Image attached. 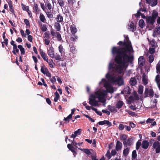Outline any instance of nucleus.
Returning a JSON list of instances; mask_svg holds the SVG:
<instances>
[{
	"instance_id": "79ce46f5",
	"label": "nucleus",
	"mask_w": 160,
	"mask_h": 160,
	"mask_svg": "<svg viewBox=\"0 0 160 160\" xmlns=\"http://www.w3.org/2000/svg\"><path fill=\"white\" fill-rule=\"evenodd\" d=\"M129 27L130 28L131 31H132V32H133L134 31H135L136 28H135L134 25V23L133 22H130V23L129 25Z\"/></svg>"
},
{
	"instance_id": "dca6fc26",
	"label": "nucleus",
	"mask_w": 160,
	"mask_h": 160,
	"mask_svg": "<svg viewBox=\"0 0 160 160\" xmlns=\"http://www.w3.org/2000/svg\"><path fill=\"white\" fill-rule=\"evenodd\" d=\"M89 103L91 106H97L98 105V101H96L95 99L93 100L90 99Z\"/></svg>"
},
{
	"instance_id": "2f4dec72",
	"label": "nucleus",
	"mask_w": 160,
	"mask_h": 160,
	"mask_svg": "<svg viewBox=\"0 0 160 160\" xmlns=\"http://www.w3.org/2000/svg\"><path fill=\"white\" fill-rule=\"evenodd\" d=\"M56 19L57 22H62L63 20V18L61 15L59 14L57 15Z\"/></svg>"
},
{
	"instance_id": "f3484780",
	"label": "nucleus",
	"mask_w": 160,
	"mask_h": 160,
	"mask_svg": "<svg viewBox=\"0 0 160 160\" xmlns=\"http://www.w3.org/2000/svg\"><path fill=\"white\" fill-rule=\"evenodd\" d=\"M70 30L72 34H75L77 32V29L74 24H72L70 26Z\"/></svg>"
},
{
	"instance_id": "13d9d810",
	"label": "nucleus",
	"mask_w": 160,
	"mask_h": 160,
	"mask_svg": "<svg viewBox=\"0 0 160 160\" xmlns=\"http://www.w3.org/2000/svg\"><path fill=\"white\" fill-rule=\"evenodd\" d=\"M83 151L86 154L89 155L91 154V152L89 149H83Z\"/></svg>"
},
{
	"instance_id": "5701e85b",
	"label": "nucleus",
	"mask_w": 160,
	"mask_h": 160,
	"mask_svg": "<svg viewBox=\"0 0 160 160\" xmlns=\"http://www.w3.org/2000/svg\"><path fill=\"white\" fill-rule=\"evenodd\" d=\"M116 66H114V64L113 63H110L108 66V69L110 71H112L113 72L114 71Z\"/></svg>"
},
{
	"instance_id": "473e14b6",
	"label": "nucleus",
	"mask_w": 160,
	"mask_h": 160,
	"mask_svg": "<svg viewBox=\"0 0 160 160\" xmlns=\"http://www.w3.org/2000/svg\"><path fill=\"white\" fill-rule=\"evenodd\" d=\"M141 140L140 139L138 140L136 142V149L137 150H138L140 146H142V144L141 142Z\"/></svg>"
},
{
	"instance_id": "2eb2a0df",
	"label": "nucleus",
	"mask_w": 160,
	"mask_h": 160,
	"mask_svg": "<svg viewBox=\"0 0 160 160\" xmlns=\"http://www.w3.org/2000/svg\"><path fill=\"white\" fill-rule=\"evenodd\" d=\"M63 8H64V13L66 15V16L70 17V16H71V14L68 7L65 6Z\"/></svg>"
},
{
	"instance_id": "a18cd8bd",
	"label": "nucleus",
	"mask_w": 160,
	"mask_h": 160,
	"mask_svg": "<svg viewBox=\"0 0 160 160\" xmlns=\"http://www.w3.org/2000/svg\"><path fill=\"white\" fill-rule=\"evenodd\" d=\"M45 5L47 7L48 9L50 10H51L52 8V6L51 3L49 1H47L45 3Z\"/></svg>"
},
{
	"instance_id": "864d4df0",
	"label": "nucleus",
	"mask_w": 160,
	"mask_h": 160,
	"mask_svg": "<svg viewBox=\"0 0 160 160\" xmlns=\"http://www.w3.org/2000/svg\"><path fill=\"white\" fill-rule=\"evenodd\" d=\"M149 92V90L148 88H146L144 94L145 95V98L147 97L148 96V95Z\"/></svg>"
},
{
	"instance_id": "f257e3e1",
	"label": "nucleus",
	"mask_w": 160,
	"mask_h": 160,
	"mask_svg": "<svg viewBox=\"0 0 160 160\" xmlns=\"http://www.w3.org/2000/svg\"><path fill=\"white\" fill-rule=\"evenodd\" d=\"M125 39L124 42L119 41L118 44L119 46H124V47H113L111 49V52L112 55L115 54H120L128 55L132 51H133L131 42L129 40L128 37L124 35Z\"/></svg>"
},
{
	"instance_id": "7c9ffc66",
	"label": "nucleus",
	"mask_w": 160,
	"mask_h": 160,
	"mask_svg": "<svg viewBox=\"0 0 160 160\" xmlns=\"http://www.w3.org/2000/svg\"><path fill=\"white\" fill-rule=\"evenodd\" d=\"M12 52L15 55H16V53H18L19 52V50L17 48V45H14L13 47V50Z\"/></svg>"
},
{
	"instance_id": "bb28decb",
	"label": "nucleus",
	"mask_w": 160,
	"mask_h": 160,
	"mask_svg": "<svg viewBox=\"0 0 160 160\" xmlns=\"http://www.w3.org/2000/svg\"><path fill=\"white\" fill-rule=\"evenodd\" d=\"M47 15V17L49 19L53 18V12L51 11L45 12Z\"/></svg>"
},
{
	"instance_id": "ea45409f",
	"label": "nucleus",
	"mask_w": 160,
	"mask_h": 160,
	"mask_svg": "<svg viewBox=\"0 0 160 160\" xmlns=\"http://www.w3.org/2000/svg\"><path fill=\"white\" fill-rule=\"evenodd\" d=\"M120 138L121 140L125 141L127 139V136L125 134H122L120 135Z\"/></svg>"
},
{
	"instance_id": "7ed1b4c3",
	"label": "nucleus",
	"mask_w": 160,
	"mask_h": 160,
	"mask_svg": "<svg viewBox=\"0 0 160 160\" xmlns=\"http://www.w3.org/2000/svg\"><path fill=\"white\" fill-rule=\"evenodd\" d=\"M158 12L154 10H153L151 16H147L146 23L147 26L151 29H153L155 27L154 24L156 22V19L158 17Z\"/></svg>"
},
{
	"instance_id": "1a4fd4ad",
	"label": "nucleus",
	"mask_w": 160,
	"mask_h": 160,
	"mask_svg": "<svg viewBox=\"0 0 160 160\" xmlns=\"http://www.w3.org/2000/svg\"><path fill=\"white\" fill-rule=\"evenodd\" d=\"M138 64L140 67L143 66L145 63V60L143 56H140L138 59Z\"/></svg>"
},
{
	"instance_id": "f8f14e48",
	"label": "nucleus",
	"mask_w": 160,
	"mask_h": 160,
	"mask_svg": "<svg viewBox=\"0 0 160 160\" xmlns=\"http://www.w3.org/2000/svg\"><path fill=\"white\" fill-rule=\"evenodd\" d=\"M39 51L40 55L43 59L45 61L47 60V59H48V57L46 53L41 49H40Z\"/></svg>"
},
{
	"instance_id": "39448f33",
	"label": "nucleus",
	"mask_w": 160,
	"mask_h": 160,
	"mask_svg": "<svg viewBox=\"0 0 160 160\" xmlns=\"http://www.w3.org/2000/svg\"><path fill=\"white\" fill-rule=\"evenodd\" d=\"M152 148L155 150L156 153L160 152V142L158 141H155L153 144Z\"/></svg>"
},
{
	"instance_id": "052dcab7",
	"label": "nucleus",
	"mask_w": 160,
	"mask_h": 160,
	"mask_svg": "<svg viewBox=\"0 0 160 160\" xmlns=\"http://www.w3.org/2000/svg\"><path fill=\"white\" fill-rule=\"evenodd\" d=\"M149 58V62L150 63H151L154 60V58L153 57V56L151 55H150L148 57Z\"/></svg>"
},
{
	"instance_id": "412c9836",
	"label": "nucleus",
	"mask_w": 160,
	"mask_h": 160,
	"mask_svg": "<svg viewBox=\"0 0 160 160\" xmlns=\"http://www.w3.org/2000/svg\"><path fill=\"white\" fill-rule=\"evenodd\" d=\"M9 7L10 8V11L12 13H14V10L13 9V6L12 5V2L11 1H9L8 2Z\"/></svg>"
},
{
	"instance_id": "37998d69",
	"label": "nucleus",
	"mask_w": 160,
	"mask_h": 160,
	"mask_svg": "<svg viewBox=\"0 0 160 160\" xmlns=\"http://www.w3.org/2000/svg\"><path fill=\"white\" fill-rule=\"evenodd\" d=\"M33 12L35 13H37L38 10V5L36 3H34L33 7Z\"/></svg>"
},
{
	"instance_id": "423d86ee",
	"label": "nucleus",
	"mask_w": 160,
	"mask_h": 160,
	"mask_svg": "<svg viewBox=\"0 0 160 160\" xmlns=\"http://www.w3.org/2000/svg\"><path fill=\"white\" fill-rule=\"evenodd\" d=\"M134 138L132 137L131 138H128L125 141H123V144L124 147H127L128 146H131L133 144V140Z\"/></svg>"
},
{
	"instance_id": "58836bf2",
	"label": "nucleus",
	"mask_w": 160,
	"mask_h": 160,
	"mask_svg": "<svg viewBox=\"0 0 160 160\" xmlns=\"http://www.w3.org/2000/svg\"><path fill=\"white\" fill-rule=\"evenodd\" d=\"M58 50L59 52L60 53L61 55L64 51V49L63 48V46L62 45H60L58 47Z\"/></svg>"
},
{
	"instance_id": "cd10ccee",
	"label": "nucleus",
	"mask_w": 160,
	"mask_h": 160,
	"mask_svg": "<svg viewBox=\"0 0 160 160\" xmlns=\"http://www.w3.org/2000/svg\"><path fill=\"white\" fill-rule=\"evenodd\" d=\"M138 24H139V27L141 28H142L144 27V26H145V23L144 22V21L142 19H141L139 20V22H138Z\"/></svg>"
},
{
	"instance_id": "ddd939ff",
	"label": "nucleus",
	"mask_w": 160,
	"mask_h": 160,
	"mask_svg": "<svg viewBox=\"0 0 160 160\" xmlns=\"http://www.w3.org/2000/svg\"><path fill=\"white\" fill-rule=\"evenodd\" d=\"M147 3L150 4L152 7L156 6L158 3L157 0H150L149 2L147 0Z\"/></svg>"
},
{
	"instance_id": "0eeeda50",
	"label": "nucleus",
	"mask_w": 160,
	"mask_h": 160,
	"mask_svg": "<svg viewBox=\"0 0 160 160\" xmlns=\"http://www.w3.org/2000/svg\"><path fill=\"white\" fill-rule=\"evenodd\" d=\"M48 55L51 58H54V48L51 47L49 48L47 50Z\"/></svg>"
},
{
	"instance_id": "aec40b11",
	"label": "nucleus",
	"mask_w": 160,
	"mask_h": 160,
	"mask_svg": "<svg viewBox=\"0 0 160 160\" xmlns=\"http://www.w3.org/2000/svg\"><path fill=\"white\" fill-rule=\"evenodd\" d=\"M48 68L46 67L45 65L41 66V72L44 74H45L46 72L48 71Z\"/></svg>"
},
{
	"instance_id": "4c0bfd02",
	"label": "nucleus",
	"mask_w": 160,
	"mask_h": 160,
	"mask_svg": "<svg viewBox=\"0 0 160 160\" xmlns=\"http://www.w3.org/2000/svg\"><path fill=\"white\" fill-rule=\"evenodd\" d=\"M143 90V87L141 85L139 87L138 90V93L139 94H142Z\"/></svg>"
},
{
	"instance_id": "de8ad7c7",
	"label": "nucleus",
	"mask_w": 160,
	"mask_h": 160,
	"mask_svg": "<svg viewBox=\"0 0 160 160\" xmlns=\"http://www.w3.org/2000/svg\"><path fill=\"white\" fill-rule=\"evenodd\" d=\"M71 115H68L67 118H64V120L65 121V123H67L69 122V120L71 119L72 118L71 117Z\"/></svg>"
},
{
	"instance_id": "5fc2aeb1",
	"label": "nucleus",
	"mask_w": 160,
	"mask_h": 160,
	"mask_svg": "<svg viewBox=\"0 0 160 160\" xmlns=\"http://www.w3.org/2000/svg\"><path fill=\"white\" fill-rule=\"evenodd\" d=\"M78 38V37L76 36L75 34H72V36L71 37L70 40L71 41L74 42Z\"/></svg>"
},
{
	"instance_id": "bf43d9fd",
	"label": "nucleus",
	"mask_w": 160,
	"mask_h": 160,
	"mask_svg": "<svg viewBox=\"0 0 160 160\" xmlns=\"http://www.w3.org/2000/svg\"><path fill=\"white\" fill-rule=\"evenodd\" d=\"M81 129H78L77 130H76V131L74 132V133L77 136L78 135H79L81 134Z\"/></svg>"
},
{
	"instance_id": "a211bd4d",
	"label": "nucleus",
	"mask_w": 160,
	"mask_h": 160,
	"mask_svg": "<svg viewBox=\"0 0 160 160\" xmlns=\"http://www.w3.org/2000/svg\"><path fill=\"white\" fill-rule=\"evenodd\" d=\"M124 104V103L122 101L119 100L118 101L116 105V108L118 109H120L122 108Z\"/></svg>"
},
{
	"instance_id": "4d7b16f0",
	"label": "nucleus",
	"mask_w": 160,
	"mask_h": 160,
	"mask_svg": "<svg viewBox=\"0 0 160 160\" xmlns=\"http://www.w3.org/2000/svg\"><path fill=\"white\" fill-rule=\"evenodd\" d=\"M57 38L58 41H61L62 40V37L61 34L59 32H57Z\"/></svg>"
},
{
	"instance_id": "f03ea898",
	"label": "nucleus",
	"mask_w": 160,
	"mask_h": 160,
	"mask_svg": "<svg viewBox=\"0 0 160 160\" xmlns=\"http://www.w3.org/2000/svg\"><path fill=\"white\" fill-rule=\"evenodd\" d=\"M116 55L115 58V61L118 65L116 66L114 72H117L119 74H121L126 64L128 62L132 63L133 62V56L119 54H115L114 55Z\"/></svg>"
},
{
	"instance_id": "6e6d98bb",
	"label": "nucleus",
	"mask_w": 160,
	"mask_h": 160,
	"mask_svg": "<svg viewBox=\"0 0 160 160\" xmlns=\"http://www.w3.org/2000/svg\"><path fill=\"white\" fill-rule=\"evenodd\" d=\"M21 5L23 10L27 11V10L29 9L28 6H26L23 3H21Z\"/></svg>"
},
{
	"instance_id": "9d476101",
	"label": "nucleus",
	"mask_w": 160,
	"mask_h": 160,
	"mask_svg": "<svg viewBox=\"0 0 160 160\" xmlns=\"http://www.w3.org/2000/svg\"><path fill=\"white\" fill-rule=\"evenodd\" d=\"M98 124L99 125H101L106 124L109 127H110L112 125L111 122L108 120H104L103 121H99L98 122Z\"/></svg>"
},
{
	"instance_id": "72a5a7b5",
	"label": "nucleus",
	"mask_w": 160,
	"mask_h": 160,
	"mask_svg": "<svg viewBox=\"0 0 160 160\" xmlns=\"http://www.w3.org/2000/svg\"><path fill=\"white\" fill-rule=\"evenodd\" d=\"M68 2V4L69 6H73L76 3L75 0H67Z\"/></svg>"
},
{
	"instance_id": "b1692460",
	"label": "nucleus",
	"mask_w": 160,
	"mask_h": 160,
	"mask_svg": "<svg viewBox=\"0 0 160 160\" xmlns=\"http://www.w3.org/2000/svg\"><path fill=\"white\" fill-rule=\"evenodd\" d=\"M39 18L41 21L42 22L45 23L46 22V20L45 18V16L42 14L41 13L39 16Z\"/></svg>"
},
{
	"instance_id": "e2e57ef3",
	"label": "nucleus",
	"mask_w": 160,
	"mask_h": 160,
	"mask_svg": "<svg viewBox=\"0 0 160 160\" xmlns=\"http://www.w3.org/2000/svg\"><path fill=\"white\" fill-rule=\"evenodd\" d=\"M24 22L26 24L27 26H28L29 27H30V22H29V20L28 19H24Z\"/></svg>"
},
{
	"instance_id": "c85d7f7f",
	"label": "nucleus",
	"mask_w": 160,
	"mask_h": 160,
	"mask_svg": "<svg viewBox=\"0 0 160 160\" xmlns=\"http://www.w3.org/2000/svg\"><path fill=\"white\" fill-rule=\"evenodd\" d=\"M108 109L111 112H117V110L116 109L114 106H112L110 105H108Z\"/></svg>"
},
{
	"instance_id": "f704fd0d",
	"label": "nucleus",
	"mask_w": 160,
	"mask_h": 160,
	"mask_svg": "<svg viewBox=\"0 0 160 160\" xmlns=\"http://www.w3.org/2000/svg\"><path fill=\"white\" fill-rule=\"evenodd\" d=\"M54 26L56 29L57 31H59L61 29V25L60 23L58 22H56L55 23Z\"/></svg>"
},
{
	"instance_id": "0e129e2a",
	"label": "nucleus",
	"mask_w": 160,
	"mask_h": 160,
	"mask_svg": "<svg viewBox=\"0 0 160 160\" xmlns=\"http://www.w3.org/2000/svg\"><path fill=\"white\" fill-rule=\"evenodd\" d=\"M20 32L22 37L24 38L26 37L27 35L24 33V31L22 29L20 30Z\"/></svg>"
},
{
	"instance_id": "09e8293b",
	"label": "nucleus",
	"mask_w": 160,
	"mask_h": 160,
	"mask_svg": "<svg viewBox=\"0 0 160 160\" xmlns=\"http://www.w3.org/2000/svg\"><path fill=\"white\" fill-rule=\"evenodd\" d=\"M154 93V92L152 89H149L148 95L149 97L152 98L153 97Z\"/></svg>"
},
{
	"instance_id": "9b49d317",
	"label": "nucleus",
	"mask_w": 160,
	"mask_h": 160,
	"mask_svg": "<svg viewBox=\"0 0 160 160\" xmlns=\"http://www.w3.org/2000/svg\"><path fill=\"white\" fill-rule=\"evenodd\" d=\"M149 146V143L147 140H143L142 143V148L145 149H147Z\"/></svg>"
},
{
	"instance_id": "4468645a",
	"label": "nucleus",
	"mask_w": 160,
	"mask_h": 160,
	"mask_svg": "<svg viewBox=\"0 0 160 160\" xmlns=\"http://www.w3.org/2000/svg\"><path fill=\"white\" fill-rule=\"evenodd\" d=\"M122 147V144L119 141H118L116 142V150L117 151L121 150Z\"/></svg>"
},
{
	"instance_id": "c756f323",
	"label": "nucleus",
	"mask_w": 160,
	"mask_h": 160,
	"mask_svg": "<svg viewBox=\"0 0 160 160\" xmlns=\"http://www.w3.org/2000/svg\"><path fill=\"white\" fill-rule=\"evenodd\" d=\"M129 152V149L128 147H127L123 150V154L124 156H127L128 155Z\"/></svg>"
},
{
	"instance_id": "603ef678",
	"label": "nucleus",
	"mask_w": 160,
	"mask_h": 160,
	"mask_svg": "<svg viewBox=\"0 0 160 160\" xmlns=\"http://www.w3.org/2000/svg\"><path fill=\"white\" fill-rule=\"evenodd\" d=\"M154 30L156 33L160 34V25H158L157 26Z\"/></svg>"
},
{
	"instance_id": "774afa93",
	"label": "nucleus",
	"mask_w": 160,
	"mask_h": 160,
	"mask_svg": "<svg viewBox=\"0 0 160 160\" xmlns=\"http://www.w3.org/2000/svg\"><path fill=\"white\" fill-rule=\"evenodd\" d=\"M44 38H50V34L48 32H45L44 33Z\"/></svg>"
},
{
	"instance_id": "8fccbe9b",
	"label": "nucleus",
	"mask_w": 160,
	"mask_h": 160,
	"mask_svg": "<svg viewBox=\"0 0 160 160\" xmlns=\"http://www.w3.org/2000/svg\"><path fill=\"white\" fill-rule=\"evenodd\" d=\"M132 158L134 159L136 158L137 157V152L136 150H133L132 153Z\"/></svg>"
},
{
	"instance_id": "a19ab883",
	"label": "nucleus",
	"mask_w": 160,
	"mask_h": 160,
	"mask_svg": "<svg viewBox=\"0 0 160 160\" xmlns=\"http://www.w3.org/2000/svg\"><path fill=\"white\" fill-rule=\"evenodd\" d=\"M116 78H117L115 76H112L109 81L112 83H115L116 82Z\"/></svg>"
},
{
	"instance_id": "20e7f679",
	"label": "nucleus",
	"mask_w": 160,
	"mask_h": 160,
	"mask_svg": "<svg viewBox=\"0 0 160 160\" xmlns=\"http://www.w3.org/2000/svg\"><path fill=\"white\" fill-rule=\"evenodd\" d=\"M107 92L105 90L102 91H98L95 93V94L97 96V98L98 99L99 102L102 103H104L106 101L104 98Z\"/></svg>"
},
{
	"instance_id": "6ab92c4d",
	"label": "nucleus",
	"mask_w": 160,
	"mask_h": 160,
	"mask_svg": "<svg viewBox=\"0 0 160 160\" xmlns=\"http://www.w3.org/2000/svg\"><path fill=\"white\" fill-rule=\"evenodd\" d=\"M129 83L131 85L133 86L137 83V81L135 78H131L129 81Z\"/></svg>"
},
{
	"instance_id": "4be33fe9",
	"label": "nucleus",
	"mask_w": 160,
	"mask_h": 160,
	"mask_svg": "<svg viewBox=\"0 0 160 160\" xmlns=\"http://www.w3.org/2000/svg\"><path fill=\"white\" fill-rule=\"evenodd\" d=\"M148 81L146 76L144 74H143L142 76V81L144 85H146L148 83Z\"/></svg>"
},
{
	"instance_id": "6e6552de",
	"label": "nucleus",
	"mask_w": 160,
	"mask_h": 160,
	"mask_svg": "<svg viewBox=\"0 0 160 160\" xmlns=\"http://www.w3.org/2000/svg\"><path fill=\"white\" fill-rule=\"evenodd\" d=\"M116 82L119 86H122L124 84V81L122 77L118 76L116 78Z\"/></svg>"
},
{
	"instance_id": "49530a36",
	"label": "nucleus",
	"mask_w": 160,
	"mask_h": 160,
	"mask_svg": "<svg viewBox=\"0 0 160 160\" xmlns=\"http://www.w3.org/2000/svg\"><path fill=\"white\" fill-rule=\"evenodd\" d=\"M72 145H74V146H75L76 147V148H77V147L76 146L77 145H78V146H80L82 143V142L77 143V142H75V141H74V139H73V140L72 141Z\"/></svg>"
},
{
	"instance_id": "c9c22d12",
	"label": "nucleus",
	"mask_w": 160,
	"mask_h": 160,
	"mask_svg": "<svg viewBox=\"0 0 160 160\" xmlns=\"http://www.w3.org/2000/svg\"><path fill=\"white\" fill-rule=\"evenodd\" d=\"M58 2L60 6L62 7H64L65 1L64 0H58Z\"/></svg>"
},
{
	"instance_id": "a878e982",
	"label": "nucleus",
	"mask_w": 160,
	"mask_h": 160,
	"mask_svg": "<svg viewBox=\"0 0 160 160\" xmlns=\"http://www.w3.org/2000/svg\"><path fill=\"white\" fill-rule=\"evenodd\" d=\"M40 29L43 32L46 31L47 30V27L46 25L45 24H42V23H41V25Z\"/></svg>"
},
{
	"instance_id": "3c124183",
	"label": "nucleus",
	"mask_w": 160,
	"mask_h": 160,
	"mask_svg": "<svg viewBox=\"0 0 160 160\" xmlns=\"http://www.w3.org/2000/svg\"><path fill=\"white\" fill-rule=\"evenodd\" d=\"M55 97L54 98V101L55 102H57L60 96L58 93L57 92H55Z\"/></svg>"
},
{
	"instance_id": "c03bdc74",
	"label": "nucleus",
	"mask_w": 160,
	"mask_h": 160,
	"mask_svg": "<svg viewBox=\"0 0 160 160\" xmlns=\"http://www.w3.org/2000/svg\"><path fill=\"white\" fill-rule=\"evenodd\" d=\"M156 72L158 74L160 75V63H158L156 66Z\"/></svg>"
},
{
	"instance_id": "680f3d73",
	"label": "nucleus",
	"mask_w": 160,
	"mask_h": 160,
	"mask_svg": "<svg viewBox=\"0 0 160 160\" xmlns=\"http://www.w3.org/2000/svg\"><path fill=\"white\" fill-rule=\"evenodd\" d=\"M155 48L152 47L150 48L149 49V52L151 54H153L155 52Z\"/></svg>"
},
{
	"instance_id": "69168bd1",
	"label": "nucleus",
	"mask_w": 160,
	"mask_h": 160,
	"mask_svg": "<svg viewBox=\"0 0 160 160\" xmlns=\"http://www.w3.org/2000/svg\"><path fill=\"white\" fill-rule=\"evenodd\" d=\"M40 4L42 9L43 10V11H44V12H45V11H46V8L44 3L42 2H40Z\"/></svg>"
},
{
	"instance_id": "338daca9",
	"label": "nucleus",
	"mask_w": 160,
	"mask_h": 160,
	"mask_svg": "<svg viewBox=\"0 0 160 160\" xmlns=\"http://www.w3.org/2000/svg\"><path fill=\"white\" fill-rule=\"evenodd\" d=\"M124 128H125V125L124 126L123 124H120L119 125L118 129L120 130H123Z\"/></svg>"
},
{
	"instance_id": "393cba45",
	"label": "nucleus",
	"mask_w": 160,
	"mask_h": 160,
	"mask_svg": "<svg viewBox=\"0 0 160 160\" xmlns=\"http://www.w3.org/2000/svg\"><path fill=\"white\" fill-rule=\"evenodd\" d=\"M70 53L71 54V53L72 54H75V47L73 45H70Z\"/></svg>"
},
{
	"instance_id": "e433bc0d",
	"label": "nucleus",
	"mask_w": 160,
	"mask_h": 160,
	"mask_svg": "<svg viewBox=\"0 0 160 160\" xmlns=\"http://www.w3.org/2000/svg\"><path fill=\"white\" fill-rule=\"evenodd\" d=\"M149 44L151 45V47L155 48H156V46L157 45L155 39H153L151 40Z\"/></svg>"
}]
</instances>
